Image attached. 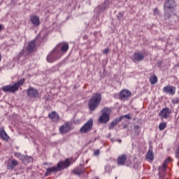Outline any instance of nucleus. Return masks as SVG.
I'll use <instances>...</instances> for the list:
<instances>
[{
    "mask_svg": "<svg viewBox=\"0 0 179 179\" xmlns=\"http://www.w3.org/2000/svg\"><path fill=\"white\" fill-rule=\"evenodd\" d=\"M71 166V161L69 159H66L64 162H59L57 166H52L46 169V172L45 176H51L52 173H57V171H61V170H64V169H68Z\"/></svg>",
    "mask_w": 179,
    "mask_h": 179,
    "instance_id": "nucleus-1",
    "label": "nucleus"
},
{
    "mask_svg": "<svg viewBox=\"0 0 179 179\" xmlns=\"http://www.w3.org/2000/svg\"><path fill=\"white\" fill-rule=\"evenodd\" d=\"M100 103H101V94L99 92L93 94L88 102L90 111H94L96 108L100 106Z\"/></svg>",
    "mask_w": 179,
    "mask_h": 179,
    "instance_id": "nucleus-2",
    "label": "nucleus"
},
{
    "mask_svg": "<svg viewBox=\"0 0 179 179\" xmlns=\"http://www.w3.org/2000/svg\"><path fill=\"white\" fill-rule=\"evenodd\" d=\"M24 80V78H21L13 85H8L2 87L1 90H3V92H5V93H15V92H17L19 90V87H20V86H23Z\"/></svg>",
    "mask_w": 179,
    "mask_h": 179,
    "instance_id": "nucleus-3",
    "label": "nucleus"
},
{
    "mask_svg": "<svg viewBox=\"0 0 179 179\" xmlns=\"http://www.w3.org/2000/svg\"><path fill=\"white\" fill-rule=\"evenodd\" d=\"M176 8L175 0H166L164 5V16L166 19H170L173 15V10Z\"/></svg>",
    "mask_w": 179,
    "mask_h": 179,
    "instance_id": "nucleus-4",
    "label": "nucleus"
},
{
    "mask_svg": "<svg viewBox=\"0 0 179 179\" xmlns=\"http://www.w3.org/2000/svg\"><path fill=\"white\" fill-rule=\"evenodd\" d=\"M110 114H111V108H104L101 110V115L99 121L101 124H107L110 121Z\"/></svg>",
    "mask_w": 179,
    "mask_h": 179,
    "instance_id": "nucleus-5",
    "label": "nucleus"
},
{
    "mask_svg": "<svg viewBox=\"0 0 179 179\" xmlns=\"http://www.w3.org/2000/svg\"><path fill=\"white\" fill-rule=\"evenodd\" d=\"M62 55L58 51L54 49L52 52H50L46 57L48 62H55L57 59H59Z\"/></svg>",
    "mask_w": 179,
    "mask_h": 179,
    "instance_id": "nucleus-6",
    "label": "nucleus"
},
{
    "mask_svg": "<svg viewBox=\"0 0 179 179\" xmlns=\"http://www.w3.org/2000/svg\"><path fill=\"white\" fill-rule=\"evenodd\" d=\"M93 128V119H90L80 129L81 134H87Z\"/></svg>",
    "mask_w": 179,
    "mask_h": 179,
    "instance_id": "nucleus-7",
    "label": "nucleus"
},
{
    "mask_svg": "<svg viewBox=\"0 0 179 179\" xmlns=\"http://www.w3.org/2000/svg\"><path fill=\"white\" fill-rule=\"evenodd\" d=\"M27 94L30 99H38V97H40V92L37 89L33 87H29L27 90Z\"/></svg>",
    "mask_w": 179,
    "mask_h": 179,
    "instance_id": "nucleus-8",
    "label": "nucleus"
},
{
    "mask_svg": "<svg viewBox=\"0 0 179 179\" xmlns=\"http://www.w3.org/2000/svg\"><path fill=\"white\" fill-rule=\"evenodd\" d=\"M56 51H58L60 54L62 52H66L69 50V43L67 42H61L55 48Z\"/></svg>",
    "mask_w": 179,
    "mask_h": 179,
    "instance_id": "nucleus-9",
    "label": "nucleus"
},
{
    "mask_svg": "<svg viewBox=\"0 0 179 179\" xmlns=\"http://www.w3.org/2000/svg\"><path fill=\"white\" fill-rule=\"evenodd\" d=\"M145 59V56H143V54L141 53V52H136L133 54L131 56V59L133 62H141V61H143Z\"/></svg>",
    "mask_w": 179,
    "mask_h": 179,
    "instance_id": "nucleus-10",
    "label": "nucleus"
},
{
    "mask_svg": "<svg viewBox=\"0 0 179 179\" xmlns=\"http://www.w3.org/2000/svg\"><path fill=\"white\" fill-rule=\"evenodd\" d=\"M131 94H132L131 91L124 89L120 92L119 97L120 100H128L131 97Z\"/></svg>",
    "mask_w": 179,
    "mask_h": 179,
    "instance_id": "nucleus-11",
    "label": "nucleus"
},
{
    "mask_svg": "<svg viewBox=\"0 0 179 179\" xmlns=\"http://www.w3.org/2000/svg\"><path fill=\"white\" fill-rule=\"evenodd\" d=\"M72 130V124L69 122L64 123L59 127V131L62 134H68L70 131Z\"/></svg>",
    "mask_w": 179,
    "mask_h": 179,
    "instance_id": "nucleus-12",
    "label": "nucleus"
},
{
    "mask_svg": "<svg viewBox=\"0 0 179 179\" xmlns=\"http://www.w3.org/2000/svg\"><path fill=\"white\" fill-rule=\"evenodd\" d=\"M163 92L164 93L173 96V94H176V88L173 86L167 85L163 88Z\"/></svg>",
    "mask_w": 179,
    "mask_h": 179,
    "instance_id": "nucleus-13",
    "label": "nucleus"
},
{
    "mask_svg": "<svg viewBox=\"0 0 179 179\" xmlns=\"http://www.w3.org/2000/svg\"><path fill=\"white\" fill-rule=\"evenodd\" d=\"M170 114H171L170 109L169 108H165L159 112V117L166 120L169 118V115H170Z\"/></svg>",
    "mask_w": 179,
    "mask_h": 179,
    "instance_id": "nucleus-14",
    "label": "nucleus"
},
{
    "mask_svg": "<svg viewBox=\"0 0 179 179\" xmlns=\"http://www.w3.org/2000/svg\"><path fill=\"white\" fill-rule=\"evenodd\" d=\"M30 22L33 26H35V27H38V26H40V17L37 15H31Z\"/></svg>",
    "mask_w": 179,
    "mask_h": 179,
    "instance_id": "nucleus-15",
    "label": "nucleus"
},
{
    "mask_svg": "<svg viewBox=\"0 0 179 179\" xmlns=\"http://www.w3.org/2000/svg\"><path fill=\"white\" fill-rule=\"evenodd\" d=\"M17 164H19V162L15 159L8 160L7 162V169L8 170H13V169H15Z\"/></svg>",
    "mask_w": 179,
    "mask_h": 179,
    "instance_id": "nucleus-16",
    "label": "nucleus"
},
{
    "mask_svg": "<svg viewBox=\"0 0 179 179\" xmlns=\"http://www.w3.org/2000/svg\"><path fill=\"white\" fill-rule=\"evenodd\" d=\"M48 117L53 122H58L59 121V115L55 111L49 113Z\"/></svg>",
    "mask_w": 179,
    "mask_h": 179,
    "instance_id": "nucleus-17",
    "label": "nucleus"
},
{
    "mask_svg": "<svg viewBox=\"0 0 179 179\" xmlns=\"http://www.w3.org/2000/svg\"><path fill=\"white\" fill-rule=\"evenodd\" d=\"M127 155H122L117 157V163L118 166H125V162H127Z\"/></svg>",
    "mask_w": 179,
    "mask_h": 179,
    "instance_id": "nucleus-18",
    "label": "nucleus"
},
{
    "mask_svg": "<svg viewBox=\"0 0 179 179\" xmlns=\"http://www.w3.org/2000/svg\"><path fill=\"white\" fill-rule=\"evenodd\" d=\"M36 48V41H31L27 47V51L29 54H31L33 51H34V48Z\"/></svg>",
    "mask_w": 179,
    "mask_h": 179,
    "instance_id": "nucleus-19",
    "label": "nucleus"
},
{
    "mask_svg": "<svg viewBox=\"0 0 179 179\" xmlns=\"http://www.w3.org/2000/svg\"><path fill=\"white\" fill-rule=\"evenodd\" d=\"M121 121H122V117H117L113 120L109 126V129H114L115 125H117L118 122H121Z\"/></svg>",
    "mask_w": 179,
    "mask_h": 179,
    "instance_id": "nucleus-20",
    "label": "nucleus"
},
{
    "mask_svg": "<svg viewBox=\"0 0 179 179\" xmlns=\"http://www.w3.org/2000/svg\"><path fill=\"white\" fill-rule=\"evenodd\" d=\"M0 136L3 139V141H8V139H9V136H8L3 129H0Z\"/></svg>",
    "mask_w": 179,
    "mask_h": 179,
    "instance_id": "nucleus-21",
    "label": "nucleus"
},
{
    "mask_svg": "<svg viewBox=\"0 0 179 179\" xmlns=\"http://www.w3.org/2000/svg\"><path fill=\"white\" fill-rule=\"evenodd\" d=\"M145 159L150 160V162H153V160L155 159V155L153 154V151L149 150L147 152Z\"/></svg>",
    "mask_w": 179,
    "mask_h": 179,
    "instance_id": "nucleus-22",
    "label": "nucleus"
},
{
    "mask_svg": "<svg viewBox=\"0 0 179 179\" xmlns=\"http://www.w3.org/2000/svg\"><path fill=\"white\" fill-rule=\"evenodd\" d=\"M83 171H84L83 169L80 167L76 168L73 170V173L76 176H82V174H83Z\"/></svg>",
    "mask_w": 179,
    "mask_h": 179,
    "instance_id": "nucleus-23",
    "label": "nucleus"
},
{
    "mask_svg": "<svg viewBox=\"0 0 179 179\" xmlns=\"http://www.w3.org/2000/svg\"><path fill=\"white\" fill-rule=\"evenodd\" d=\"M149 80L151 85H156L157 83V76L156 75L151 76Z\"/></svg>",
    "mask_w": 179,
    "mask_h": 179,
    "instance_id": "nucleus-24",
    "label": "nucleus"
},
{
    "mask_svg": "<svg viewBox=\"0 0 179 179\" xmlns=\"http://www.w3.org/2000/svg\"><path fill=\"white\" fill-rule=\"evenodd\" d=\"M166 127H167V123L162 122L159 124V131H164V129H166Z\"/></svg>",
    "mask_w": 179,
    "mask_h": 179,
    "instance_id": "nucleus-25",
    "label": "nucleus"
},
{
    "mask_svg": "<svg viewBox=\"0 0 179 179\" xmlns=\"http://www.w3.org/2000/svg\"><path fill=\"white\" fill-rule=\"evenodd\" d=\"M15 157H17V159H20V160H23L24 159V157L22 155L20 152H15Z\"/></svg>",
    "mask_w": 179,
    "mask_h": 179,
    "instance_id": "nucleus-26",
    "label": "nucleus"
},
{
    "mask_svg": "<svg viewBox=\"0 0 179 179\" xmlns=\"http://www.w3.org/2000/svg\"><path fill=\"white\" fill-rule=\"evenodd\" d=\"M24 55V50L21 51L18 55V61H20L22 57Z\"/></svg>",
    "mask_w": 179,
    "mask_h": 179,
    "instance_id": "nucleus-27",
    "label": "nucleus"
},
{
    "mask_svg": "<svg viewBox=\"0 0 179 179\" xmlns=\"http://www.w3.org/2000/svg\"><path fill=\"white\" fill-rule=\"evenodd\" d=\"M172 103H173V104H178V103H179V99H178V98H174V99L172 100Z\"/></svg>",
    "mask_w": 179,
    "mask_h": 179,
    "instance_id": "nucleus-28",
    "label": "nucleus"
},
{
    "mask_svg": "<svg viewBox=\"0 0 179 179\" xmlns=\"http://www.w3.org/2000/svg\"><path fill=\"white\" fill-rule=\"evenodd\" d=\"M166 169H167V164L166 162H164L162 168V171H166Z\"/></svg>",
    "mask_w": 179,
    "mask_h": 179,
    "instance_id": "nucleus-29",
    "label": "nucleus"
},
{
    "mask_svg": "<svg viewBox=\"0 0 179 179\" xmlns=\"http://www.w3.org/2000/svg\"><path fill=\"white\" fill-rule=\"evenodd\" d=\"M170 162H173V159H171V157H168V158L164 161V163H166V164H169V163H170Z\"/></svg>",
    "mask_w": 179,
    "mask_h": 179,
    "instance_id": "nucleus-30",
    "label": "nucleus"
},
{
    "mask_svg": "<svg viewBox=\"0 0 179 179\" xmlns=\"http://www.w3.org/2000/svg\"><path fill=\"white\" fill-rule=\"evenodd\" d=\"M120 117H122V118H127V120H131V115H123V116H121Z\"/></svg>",
    "mask_w": 179,
    "mask_h": 179,
    "instance_id": "nucleus-31",
    "label": "nucleus"
},
{
    "mask_svg": "<svg viewBox=\"0 0 179 179\" xmlns=\"http://www.w3.org/2000/svg\"><path fill=\"white\" fill-rule=\"evenodd\" d=\"M109 51L110 50L108 48H106L103 50V54H107Z\"/></svg>",
    "mask_w": 179,
    "mask_h": 179,
    "instance_id": "nucleus-32",
    "label": "nucleus"
},
{
    "mask_svg": "<svg viewBox=\"0 0 179 179\" xmlns=\"http://www.w3.org/2000/svg\"><path fill=\"white\" fill-rule=\"evenodd\" d=\"M94 155L95 156H98V155H100V150H96L94 151Z\"/></svg>",
    "mask_w": 179,
    "mask_h": 179,
    "instance_id": "nucleus-33",
    "label": "nucleus"
},
{
    "mask_svg": "<svg viewBox=\"0 0 179 179\" xmlns=\"http://www.w3.org/2000/svg\"><path fill=\"white\" fill-rule=\"evenodd\" d=\"M120 17H124V13H119V16H117V18L120 19Z\"/></svg>",
    "mask_w": 179,
    "mask_h": 179,
    "instance_id": "nucleus-34",
    "label": "nucleus"
},
{
    "mask_svg": "<svg viewBox=\"0 0 179 179\" xmlns=\"http://www.w3.org/2000/svg\"><path fill=\"white\" fill-rule=\"evenodd\" d=\"M162 64H163V62H162V61L158 62L157 66H159V68H161Z\"/></svg>",
    "mask_w": 179,
    "mask_h": 179,
    "instance_id": "nucleus-35",
    "label": "nucleus"
},
{
    "mask_svg": "<svg viewBox=\"0 0 179 179\" xmlns=\"http://www.w3.org/2000/svg\"><path fill=\"white\" fill-rule=\"evenodd\" d=\"M159 13V10L157 8L154 9V15H157Z\"/></svg>",
    "mask_w": 179,
    "mask_h": 179,
    "instance_id": "nucleus-36",
    "label": "nucleus"
},
{
    "mask_svg": "<svg viewBox=\"0 0 179 179\" xmlns=\"http://www.w3.org/2000/svg\"><path fill=\"white\" fill-rule=\"evenodd\" d=\"M117 142H119V143H121V142H122V140H121V139H117Z\"/></svg>",
    "mask_w": 179,
    "mask_h": 179,
    "instance_id": "nucleus-37",
    "label": "nucleus"
},
{
    "mask_svg": "<svg viewBox=\"0 0 179 179\" xmlns=\"http://www.w3.org/2000/svg\"><path fill=\"white\" fill-rule=\"evenodd\" d=\"M25 159H29V160H31V157H27Z\"/></svg>",
    "mask_w": 179,
    "mask_h": 179,
    "instance_id": "nucleus-38",
    "label": "nucleus"
},
{
    "mask_svg": "<svg viewBox=\"0 0 179 179\" xmlns=\"http://www.w3.org/2000/svg\"><path fill=\"white\" fill-rule=\"evenodd\" d=\"M0 30H2V25L0 24Z\"/></svg>",
    "mask_w": 179,
    "mask_h": 179,
    "instance_id": "nucleus-39",
    "label": "nucleus"
},
{
    "mask_svg": "<svg viewBox=\"0 0 179 179\" xmlns=\"http://www.w3.org/2000/svg\"><path fill=\"white\" fill-rule=\"evenodd\" d=\"M162 167L159 166V170H161Z\"/></svg>",
    "mask_w": 179,
    "mask_h": 179,
    "instance_id": "nucleus-40",
    "label": "nucleus"
},
{
    "mask_svg": "<svg viewBox=\"0 0 179 179\" xmlns=\"http://www.w3.org/2000/svg\"><path fill=\"white\" fill-rule=\"evenodd\" d=\"M0 61H1V55H0Z\"/></svg>",
    "mask_w": 179,
    "mask_h": 179,
    "instance_id": "nucleus-41",
    "label": "nucleus"
},
{
    "mask_svg": "<svg viewBox=\"0 0 179 179\" xmlns=\"http://www.w3.org/2000/svg\"><path fill=\"white\" fill-rule=\"evenodd\" d=\"M115 179H117V178H115Z\"/></svg>",
    "mask_w": 179,
    "mask_h": 179,
    "instance_id": "nucleus-42",
    "label": "nucleus"
}]
</instances>
